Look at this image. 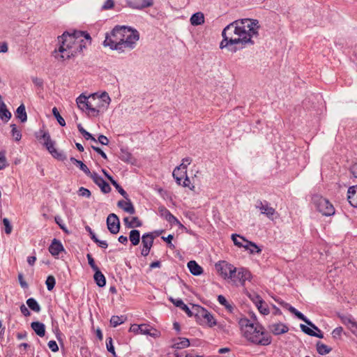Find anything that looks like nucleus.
Listing matches in <instances>:
<instances>
[{
    "mask_svg": "<svg viewBox=\"0 0 357 357\" xmlns=\"http://www.w3.org/2000/svg\"><path fill=\"white\" fill-rule=\"evenodd\" d=\"M60 43L58 50H55L54 56L61 60L69 59L82 52L86 43L90 42L91 36L88 33L75 31L72 33L65 32L58 38Z\"/></svg>",
    "mask_w": 357,
    "mask_h": 357,
    "instance_id": "2",
    "label": "nucleus"
},
{
    "mask_svg": "<svg viewBox=\"0 0 357 357\" xmlns=\"http://www.w3.org/2000/svg\"><path fill=\"white\" fill-rule=\"evenodd\" d=\"M191 162L192 159L190 158H185L182 160V163L177 167H180V170L181 169L187 170L188 165H189Z\"/></svg>",
    "mask_w": 357,
    "mask_h": 357,
    "instance_id": "51",
    "label": "nucleus"
},
{
    "mask_svg": "<svg viewBox=\"0 0 357 357\" xmlns=\"http://www.w3.org/2000/svg\"><path fill=\"white\" fill-rule=\"evenodd\" d=\"M93 241L102 248H107L108 247V243L106 241H100L96 236H93Z\"/></svg>",
    "mask_w": 357,
    "mask_h": 357,
    "instance_id": "53",
    "label": "nucleus"
},
{
    "mask_svg": "<svg viewBox=\"0 0 357 357\" xmlns=\"http://www.w3.org/2000/svg\"><path fill=\"white\" fill-rule=\"evenodd\" d=\"M108 230L113 234L119 233L120 229V221L118 216L114 213H110L107 218Z\"/></svg>",
    "mask_w": 357,
    "mask_h": 357,
    "instance_id": "14",
    "label": "nucleus"
},
{
    "mask_svg": "<svg viewBox=\"0 0 357 357\" xmlns=\"http://www.w3.org/2000/svg\"><path fill=\"white\" fill-rule=\"evenodd\" d=\"M45 147L49 153L52 155V157L57 159L58 160L63 161L66 159V156L63 152L59 151L55 149L54 142L45 146Z\"/></svg>",
    "mask_w": 357,
    "mask_h": 357,
    "instance_id": "21",
    "label": "nucleus"
},
{
    "mask_svg": "<svg viewBox=\"0 0 357 357\" xmlns=\"http://www.w3.org/2000/svg\"><path fill=\"white\" fill-rule=\"evenodd\" d=\"M31 328L40 337H43L45 334V326L39 321H33L31 324Z\"/></svg>",
    "mask_w": 357,
    "mask_h": 357,
    "instance_id": "23",
    "label": "nucleus"
},
{
    "mask_svg": "<svg viewBox=\"0 0 357 357\" xmlns=\"http://www.w3.org/2000/svg\"><path fill=\"white\" fill-rule=\"evenodd\" d=\"M190 21L193 26L201 25L204 23V15L202 13L197 12L191 16Z\"/></svg>",
    "mask_w": 357,
    "mask_h": 357,
    "instance_id": "25",
    "label": "nucleus"
},
{
    "mask_svg": "<svg viewBox=\"0 0 357 357\" xmlns=\"http://www.w3.org/2000/svg\"><path fill=\"white\" fill-rule=\"evenodd\" d=\"M123 26H115L109 34H107L103 42L104 46H109L112 50L119 51V46L122 41Z\"/></svg>",
    "mask_w": 357,
    "mask_h": 357,
    "instance_id": "6",
    "label": "nucleus"
},
{
    "mask_svg": "<svg viewBox=\"0 0 357 357\" xmlns=\"http://www.w3.org/2000/svg\"><path fill=\"white\" fill-rule=\"evenodd\" d=\"M252 279L251 273L245 268H236L235 272L232 274L229 281L236 286H245L246 281Z\"/></svg>",
    "mask_w": 357,
    "mask_h": 357,
    "instance_id": "8",
    "label": "nucleus"
},
{
    "mask_svg": "<svg viewBox=\"0 0 357 357\" xmlns=\"http://www.w3.org/2000/svg\"><path fill=\"white\" fill-rule=\"evenodd\" d=\"M190 184H191L190 180L188 178V176H186L184 178V181L182 183V186L183 187H188L190 190H193L195 188V186L190 185Z\"/></svg>",
    "mask_w": 357,
    "mask_h": 357,
    "instance_id": "61",
    "label": "nucleus"
},
{
    "mask_svg": "<svg viewBox=\"0 0 357 357\" xmlns=\"http://www.w3.org/2000/svg\"><path fill=\"white\" fill-rule=\"evenodd\" d=\"M70 161L77 165L82 171H83L88 176L91 174L87 166L84 164L81 160H78L75 158H70Z\"/></svg>",
    "mask_w": 357,
    "mask_h": 357,
    "instance_id": "33",
    "label": "nucleus"
},
{
    "mask_svg": "<svg viewBox=\"0 0 357 357\" xmlns=\"http://www.w3.org/2000/svg\"><path fill=\"white\" fill-rule=\"evenodd\" d=\"M245 245H243V248H245L246 250H249L250 253H260L261 250L255 243L249 241H245Z\"/></svg>",
    "mask_w": 357,
    "mask_h": 357,
    "instance_id": "35",
    "label": "nucleus"
},
{
    "mask_svg": "<svg viewBox=\"0 0 357 357\" xmlns=\"http://www.w3.org/2000/svg\"><path fill=\"white\" fill-rule=\"evenodd\" d=\"M259 28L257 20L244 18L232 22L222 31L220 48H226L234 54L248 45H254L253 38L258 36Z\"/></svg>",
    "mask_w": 357,
    "mask_h": 357,
    "instance_id": "1",
    "label": "nucleus"
},
{
    "mask_svg": "<svg viewBox=\"0 0 357 357\" xmlns=\"http://www.w3.org/2000/svg\"><path fill=\"white\" fill-rule=\"evenodd\" d=\"M257 301L259 303L257 304L256 306L257 307L259 311L263 314H268L269 313V310L266 303L264 302L263 300H259L257 297Z\"/></svg>",
    "mask_w": 357,
    "mask_h": 357,
    "instance_id": "40",
    "label": "nucleus"
},
{
    "mask_svg": "<svg viewBox=\"0 0 357 357\" xmlns=\"http://www.w3.org/2000/svg\"><path fill=\"white\" fill-rule=\"evenodd\" d=\"M3 224L5 227V232L6 234H10L12 232L13 227L10 225L9 220L6 218L3 219Z\"/></svg>",
    "mask_w": 357,
    "mask_h": 357,
    "instance_id": "48",
    "label": "nucleus"
},
{
    "mask_svg": "<svg viewBox=\"0 0 357 357\" xmlns=\"http://www.w3.org/2000/svg\"><path fill=\"white\" fill-rule=\"evenodd\" d=\"M114 0H107L104 4L102 6V10H109L114 7Z\"/></svg>",
    "mask_w": 357,
    "mask_h": 357,
    "instance_id": "59",
    "label": "nucleus"
},
{
    "mask_svg": "<svg viewBox=\"0 0 357 357\" xmlns=\"http://www.w3.org/2000/svg\"><path fill=\"white\" fill-rule=\"evenodd\" d=\"M8 51V46L6 42H0V53H6Z\"/></svg>",
    "mask_w": 357,
    "mask_h": 357,
    "instance_id": "63",
    "label": "nucleus"
},
{
    "mask_svg": "<svg viewBox=\"0 0 357 357\" xmlns=\"http://www.w3.org/2000/svg\"><path fill=\"white\" fill-rule=\"evenodd\" d=\"M127 201L120 200L117 203V206L122 208L124 211L130 213L134 214L135 213V209L134 208L133 204L131 201L128 198Z\"/></svg>",
    "mask_w": 357,
    "mask_h": 357,
    "instance_id": "22",
    "label": "nucleus"
},
{
    "mask_svg": "<svg viewBox=\"0 0 357 357\" xmlns=\"http://www.w3.org/2000/svg\"><path fill=\"white\" fill-rule=\"evenodd\" d=\"M300 327H301L302 331L304 332L305 333H306L310 336L315 335V332L313 330H312L310 328L307 327V326H305L304 324H301Z\"/></svg>",
    "mask_w": 357,
    "mask_h": 357,
    "instance_id": "56",
    "label": "nucleus"
},
{
    "mask_svg": "<svg viewBox=\"0 0 357 357\" xmlns=\"http://www.w3.org/2000/svg\"><path fill=\"white\" fill-rule=\"evenodd\" d=\"M215 268L224 279L229 280L236 270V267L234 265L225 261L217 263Z\"/></svg>",
    "mask_w": 357,
    "mask_h": 357,
    "instance_id": "11",
    "label": "nucleus"
},
{
    "mask_svg": "<svg viewBox=\"0 0 357 357\" xmlns=\"http://www.w3.org/2000/svg\"><path fill=\"white\" fill-rule=\"evenodd\" d=\"M20 311H21L22 314L25 317H29L31 314L29 310L24 304H22L20 306Z\"/></svg>",
    "mask_w": 357,
    "mask_h": 357,
    "instance_id": "64",
    "label": "nucleus"
},
{
    "mask_svg": "<svg viewBox=\"0 0 357 357\" xmlns=\"http://www.w3.org/2000/svg\"><path fill=\"white\" fill-rule=\"evenodd\" d=\"M52 114L54 116V117L56 119L58 123H59L60 126H66V121L65 120L63 119V118L60 115L58 109L56 107H53L52 109Z\"/></svg>",
    "mask_w": 357,
    "mask_h": 357,
    "instance_id": "42",
    "label": "nucleus"
},
{
    "mask_svg": "<svg viewBox=\"0 0 357 357\" xmlns=\"http://www.w3.org/2000/svg\"><path fill=\"white\" fill-rule=\"evenodd\" d=\"M26 304L31 310L36 312H39L40 311V307L34 298H30L27 299Z\"/></svg>",
    "mask_w": 357,
    "mask_h": 357,
    "instance_id": "39",
    "label": "nucleus"
},
{
    "mask_svg": "<svg viewBox=\"0 0 357 357\" xmlns=\"http://www.w3.org/2000/svg\"><path fill=\"white\" fill-rule=\"evenodd\" d=\"M218 302L223 305L229 312H233L234 310V306L227 301L226 298L222 295H219L218 296Z\"/></svg>",
    "mask_w": 357,
    "mask_h": 357,
    "instance_id": "34",
    "label": "nucleus"
},
{
    "mask_svg": "<svg viewBox=\"0 0 357 357\" xmlns=\"http://www.w3.org/2000/svg\"><path fill=\"white\" fill-rule=\"evenodd\" d=\"M15 116L17 119H19L21 121V122L24 123L26 121L27 114L26 112L25 106L23 104L20 105L17 107Z\"/></svg>",
    "mask_w": 357,
    "mask_h": 357,
    "instance_id": "30",
    "label": "nucleus"
},
{
    "mask_svg": "<svg viewBox=\"0 0 357 357\" xmlns=\"http://www.w3.org/2000/svg\"><path fill=\"white\" fill-rule=\"evenodd\" d=\"M129 239L133 245H137L140 242V232L139 230L132 229L130 231Z\"/></svg>",
    "mask_w": 357,
    "mask_h": 357,
    "instance_id": "31",
    "label": "nucleus"
},
{
    "mask_svg": "<svg viewBox=\"0 0 357 357\" xmlns=\"http://www.w3.org/2000/svg\"><path fill=\"white\" fill-rule=\"evenodd\" d=\"M108 179L110 181L112 184L115 187L117 191L126 199H128L127 192L122 188V187L114 180L111 176H108Z\"/></svg>",
    "mask_w": 357,
    "mask_h": 357,
    "instance_id": "38",
    "label": "nucleus"
},
{
    "mask_svg": "<svg viewBox=\"0 0 357 357\" xmlns=\"http://www.w3.org/2000/svg\"><path fill=\"white\" fill-rule=\"evenodd\" d=\"M86 257H87V259H88V262H89V266H91V268L93 271H96V270H97V269H98V268H99L96 266V264H95L94 259H93V258L92 257L91 255H90V254H87V255H86Z\"/></svg>",
    "mask_w": 357,
    "mask_h": 357,
    "instance_id": "54",
    "label": "nucleus"
},
{
    "mask_svg": "<svg viewBox=\"0 0 357 357\" xmlns=\"http://www.w3.org/2000/svg\"><path fill=\"white\" fill-rule=\"evenodd\" d=\"M63 250L64 248L61 242L56 238H54L49 247V252L51 253V255L56 257L59 255L61 251Z\"/></svg>",
    "mask_w": 357,
    "mask_h": 357,
    "instance_id": "19",
    "label": "nucleus"
},
{
    "mask_svg": "<svg viewBox=\"0 0 357 357\" xmlns=\"http://www.w3.org/2000/svg\"><path fill=\"white\" fill-rule=\"evenodd\" d=\"M95 271L93 278L96 284L100 287H103L106 284V279L105 275L102 273L100 269H97Z\"/></svg>",
    "mask_w": 357,
    "mask_h": 357,
    "instance_id": "26",
    "label": "nucleus"
},
{
    "mask_svg": "<svg viewBox=\"0 0 357 357\" xmlns=\"http://www.w3.org/2000/svg\"><path fill=\"white\" fill-rule=\"evenodd\" d=\"M97 142H98L102 145H107L109 144L108 138L103 135H100L98 136Z\"/></svg>",
    "mask_w": 357,
    "mask_h": 357,
    "instance_id": "62",
    "label": "nucleus"
},
{
    "mask_svg": "<svg viewBox=\"0 0 357 357\" xmlns=\"http://www.w3.org/2000/svg\"><path fill=\"white\" fill-rule=\"evenodd\" d=\"M347 199L352 206L357 208V184L349 188Z\"/></svg>",
    "mask_w": 357,
    "mask_h": 357,
    "instance_id": "20",
    "label": "nucleus"
},
{
    "mask_svg": "<svg viewBox=\"0 0 357 357\" xmlns=\"http://www.w3.org/2000/svg\"><path fill=\"white\" fill-rule=\"evenodd\" d=\"M7 166L6 158L5 156V151H0V170L3 169Z\"/></svg>",
    "mask_w": 357,
    "mask_h": 357,
    "instance_id": "52",
    "label": "nucleus"
},
{
    "mask_svg": "<svg viewBox=\"0 0 357 357\" xmlns=\"http://www.w3.org/2000/svg\"><path fill=\"white\" fill-rule=\"evenodd\" d=\"M111 99L107 93H96L86 96L81 94L76 99L77 107L89 116H98L108 107Z\"/></svg>",
    "mask_w": 357,
    "mask_h": 357,
    "instance_id": "3",
    "label": "nucleus"
},
{
    "mask_svg": "<svg viewBox=\"0 0 357 357\" xmlns=\"http://www.w3.org/2000/svg\"><path fill=\"white\" fill-rule=\"evenodd\" d=\"M11 116V113L7 109L6 104L2 102L0 105V119L4 122H8Z\"/></svg>",
    "mask_w": 357,
    "mask_h": 357,
    "instance_id": "28",
    "label": "nucleus"
},
{
    "mask_svg": "<svg viewBox=\"0 0 357 357\" xmlns=\"http://www.w3.org/2000/svg\"><path fill=\"white\" fill-rule=\"evenodd\" d=\"M312 202L317 209L324 215L330 216L335 213L333 204L326 198L316 195L312 197Z\"/></svg>",
    "mask_w": 357,
    "mask_h": 357,
    "instance_id": "7",
    "label": "nucleus"
},
{
    "mask_svg": "<svg viewBox=\"0 0 357 357\" xmlns=\"http://www.w3.org/2000/svg\"><path fill=\"white\" fill-rule=\"evenodd\" d=\"M79 195L82 197H90L91 196V192L89 190L84 188V187H81L79 189Z\"/></svg>",
    "mask_w": 357,
    "mask_h": 357,
    "instance_id": "57",
    "label": "nucleus"
},
{
    "mask_svg": "<svg viewBox=\"0 0 357 357\" xmlns=\"http://www.w3.org/2000/svg\"><path fill=\"white\" fill-rule=\"evenodd\" d=\"M77 128L86 139H91L92 141L97 142V140L95 139V137L91 133L84 129L81 124L77 126Z\"/></svg>",
    "mask_w": 357,
    "mask_h": 357,
    "instance_id": "41",
    "label": "nucleus"
},
{
    "mask_svg": "<svg viewBox=\"0 0 357 357\" xmlns=\"http://www.w3.org/2000/svg\"><path fill=\"white\" fill-rule=\"evenodd\" d=\"M180 171V167H176L172 173V176L176 180V182L178 185H182V179L183 178H181V176H178V172Z\"/></svg>",
    "mask_w": 357,
    "mask_h": 357,
    "instance_id": "50",
    "label": "nucleus"
},
{
    "mask_svg": "<svg viewBox=\"0 0 357 357\" xmlns=\"http://www.w3.org/2000/svg\"><path fill=\"white\" fill-rule=\"evenodd\" d=\"M142 225V222L137 217H132L128 225V228L140 227Z\"/></svg>",
    "mask_w": 357,
    "mask_h": 357,
    "instance_id": "45",
    "label": "nucleus"
},
{
    "mask_svg": "<svg viewBox=\"0 0 357 357\" xmlns=\"http://www.w3.org/2000/svg\"><path fill=\"white\" fill-rule=\"evenodd\" d=\"M43 139H44V145L45 146H47L52 143H53L54 142L51 139V137H50V135L48 132H45L43 134V136H42Z\"/></svg>",
    "mask_w": 357,
    "mask_h": 357,
    "instance_id": "58",
    "label": "nucleus"
},
{
    "mask_svg": "<svg viewBox=\"0 0 357 357\" xmlns=\"http://www.w3.org/2000/svg\"><path fill=\"white\" fill-rule=\"evenodd\" d=\"M171 301L176 306L182 309L189 317H192L193 313L190 308L183 302L181 299L170 298Z\"/></svg>",
    "mask_w": 357,
    "mask_h": 357,
    "instance_id": "29",
    "label": "nucleus"
},
{
    "mask_svg": "<svg viewBox=\"0 0 357 357\" xmlns=\"http://www.w3.org/2000/svg\"><path fill=\"white\" fill-rule=\"evenodd\" d=\"M231 238L234 241V243L236 245H238V247H243V245H245V244H243L241 241H240L238 238H239L240 240H241L242 241H246L243 237H241L239 235H236V234H232L231 236Z\"/></svg>",
    "mask_w": 357,
    "mask_h": 357,
    "instance_id": "47",
    "label": "nucleus"
},
{
    "mask_svg": "<svg viewBox=\"0 0 357 357\" xmlns=\"http://www.w3.org/2000/svg\"><path fill=\"white\" fill-rule=\"evenodd\" d=\"M332 349L327 346L326 344L322 343L321 342H318L317 343V351L321 355H326L328 354Z\"/></svg>",
    "mask_w": 357,
    "mask_h": 357,
    "instance_id": "36",
    "label": "nucleus"
},
{
    "mask_svg": "<svg viewBox=\"0 0 357 357\" xmlns=\"http://www.w3.org/2000/svg\"><path fill=\"white\" fill-rule=\"evenodd\" d=\"M158 211L160 216L164 218L171 225H178L181 224L179 220L165 206H160Z\"/></svg>",
    "mask_w": 357,
    "mask_h": 357,
    "instance_id": "16",
    "label": "nucleus"
},
{
    "mask_svg": "<svg viewBox=\"0 0 357 357\" xmlns=\"http://www.w3.org/2000/svg\"><path fill=\"white\" fill-rule=\"evenodd\" d=\"M342 331L343 328L342 327L335 328L332 332L333 337L335 339L340 338L342 335Z\"/></svg>",
    "mask_w": 357,
    "mask_h": 357,
    "instance_id": "55",
    "label": "nucleus"
},
{
    "mask_svg": "<svg viewBox=\"0 0 357 357\" xmlns=\"http://www.w3.org/2000/svg\"><path fill=\"white\" fill-rule=\"evenodd\" d=\"M187 266L190 272L194 275H199L203 272L202 268L195 261H190Z\"/></svg>",
    "mask_w": 357,
    "mask_h": 357,
    "instance_id": "24",
    "label": "nucleus"
},
{
    "mask_svg": "<svg viewBox=\"0 0 357 357\" xmlns=\"http://www.w3.org/2000/svg\"><path fill=\"white\" fill-rule=\"evenodd\" d=\"M190 346V341L185 337H179L178 342H175L172 347L176 349H182Z\"/></svg>",
    "mask_w": 357,
    "mask_h": 357,
    "instance_id": "32",
    "label": "nucleus"
},
{
    "mask_svg": "<svg viewBox=\"0 0 357 357\" xmlns=\"http://www.w3.org/2000/svg\"><path fill=\"white\" fill-rule=\"evenodd\" d=\"M10 127L12 128L11 133L13 137L16 141H20L22 138L21 132L17 129L15 124H11Z\"/></svg>",
    "mask_w": 357,
    "mask_h": 357,
    "instance_id": "43",
    "label": "nucleus"
},
{
    "mask_svg": "<svg viewBox=\"0 0 357 357\" xmlns=\"http://www.w3.org/2000/svg\"><path fill=\"white\" fill-rule=\"evenodd\" d=\"M89 176L91 178L93 182L100 188L101 191L103 193H109L111 191V187L109 183L96 172L91 173Z\"/></svg>",
    "mask_w": 357,
    "mask_h": 357,
    "instance_id": "15",
    "label": "nucleus"
},
{
    "mask_svg": "<svg viewBox=\"0 0 357 357\" xmlns=\"http://www.w3.org/2000/svg\"><path fill=\"white\" fill-rule=\"evenodd\" d=\"M106 347L107 349L109 352L112 353L114 357H116V353L114 351V347L113 346L112 339V337H108L106 340Z\"/></svg>",
    "mask_w": 357,
    "mask_h": 357,
    "instance_id": "46",
    "label": "nucleus"
},
{
    "mask_svg": "<svg viewBox=\"0 0 357 357\" xmlns=\"http://www.w3.org/2000/svg\"><path fill=\"white\" fill-rule=\"evenodd\" d=\"M255 206V208L260 211L261 214L264 215L271 221L275 220L279 217L278 213L271 206V204L266 200H257Z\"/></svg>",
    "mask_w": 357,
    "mask_h": 357,
    "instance_id": "9",
    "label": "nucleus"
},
{
    "mask_svg": "<svg viewBox=\"0 0 357 357\" xmlns=\"http://www.w3.org/2000/svg\"><path fill=\"white\" fill-rule=\"evenodd\" d=\"M45 284H46L47 288V289L49 291L52 290L54 289V286H55V284H56V280H55L54 277L52 276V275H49L47 278Z\"/></svg>",
    "mask_w": 357,
    "mask_h": 357,
    "instance_id": "44",
    "label": "nucleus"
},
{
    "mask_svg": "<svg viewBox=\"0 0 357 357\" xmlns=\"http://www.w3.org/2000/svg\"><path fill=\"white\" fill-rule=\"evenodd\" d=\"M242 323V333L243 336L250 342L261 345H268L271 342L270 337L263 331L261 326L251 323L245 319Z\"/></svg>",
    "mask_w": 357,
    "mask_h": 357,
    "instance_id": "4",
    "label": "nucleus"
},
{
    "mask_svg": "<svg viewBox=\"0 0 357 357\" xmlns=\"http://www.w3.org/2000/svg\"><path fill=\"white\" fill-rule=\"evenodd\" d=\"M280 304L282 306L287 308L289 310V312L294 314L298 319L303 321L308 326H311L312 328L319 332V333L315 332V335H312L313 337H317L319 338L324 337L323 333L320 331V330L314 324H313L303 314H302L301 312L298 311L295 307L291 306L289 304L284 301L280 302Z\"/></svg>",
    "mask_w": 357,
    "mask_h": 357,
    "instance_id": "10",
    "label": "nucleus"
},
{
    "mask_svg": "<svg viewBox=\"0 0 357 357\" xmlns=\"http://www.w3.org/2000/svg\"><path fill=\"white\" fill-rule=\"evenodd\" d=\"M48 347L49 348L53 351V352H56L59 351V347L56 344V342L54 341V340H50L49 342H48Z\"/></svg>",
    "mask_w": 357,
    "mask_h": 357,
    "instance_id": "60",
    "label": "nucleus"
},
{
    "mask_svg": "<svg viewBox=\"0 0 357 357\" xmlns=\"http://www.w3.org/2000/svg\"><path fill=\"white\" fill-rule=\"evenodd\" d=\"M194 307H196L199 315L204 319L208 327L212 328L217 325V321L213 315L207 310L198 305H195Z\"/></svg>",
    "mask_w": 357,
    "mask_h": 357,
    "instance_id": "13",
    "label": "nucleus"
},
{
    "mask_svg": "<svg viewBox=\"0 0 357 357\" xmlns=\"http://www.w3.org/2000/svg\"><path fill=\"white\" fill-rule=\"evenodd\" d=\"M154 236L152 233H146L142 236V248L141 255L144 257L149 255L150 250L153 246Z\"/></svg>",
    "mask_w": 357,
    "mask_h": 357,
    "instance_id": "12",
    "label": "nucleus"
},
{
    "mask_svg": "<svg viewBox=\"0 0 357 357\" xmlns=\"http://www.w3.org/2000/svg\"><path fill=\"white\" fill-rule=\"evenodd\" d=\"M121 38L122 41L119 46V52L133 50L136 46L137 41L139 39V34L137 30L123 26Z\"/></svg>",
    "mask_w": 357,
    "mask_h": 357,
    "instance_id": "5",
    "label": "nucleus"
},
{
    "mask_svg": "<svg viewBox=\"0 0 357 357\" xmlns=\"http://www.w3.org/2000/svg\"><path fill=\"white\" fill-rule=\"evenodd\" d=\"M139 329V333L143 335H149V331H151V326L147 324H140V327H137Z\"/></svg>",
    "mask_w": 357,
    "mask_h": 357,
    "instance_id": "49",
    "label": "nucleus"
},
{
    "mask_svg": "<svg viewBox=\"0 0 357 357\" xmlns=\"http://www.w3.org/2000/svg\"><path fill=\"white\" fill-rule=\"evenodd\" d=\"M268 328L275 335L286 333L289 331L288 326L281 322L272 324Z\"/></svg>",
    "mask_w": 357,
    "mask_h": 357,
    "instance_id": "18",
    "label": "nucleus"
},
{
    "mask_svg": "<svg viewBox=\"0 0 357 357\" xmlns=\"http://www.w3.org/2000/svg\"><path fill=\"white\" fill-rule=\"evenodd\" d=\"M342 321L343 323L347 326L351 333L357 336V322L350 317H345Z\"/></svg>",
    "mask_w": 357,
    "mask_h": 357,
    "instance_id": "27",
    "label": "nucleus"
},
{
    "mask_svg": "<svg viewBox=\"0 0 357 357\" xmlns=\"http://www.w3.org/2000/svg\"><path fill=\"white\" fill-rule=\"evenodd\" d=\"M128 6L132 8L142 9L153 5V0H127Z\"/></svg>",
    "mask_w": 357,
    "mask_h": 357,
    "instance_id": "17",
    "label": "nucleus"
},
{
    "mask_svg": "<svg viewBox=\"0 0 357 357\" xmlns=\"http://www.w3.org/2000/svg\"><path fill=\"white\" fill-rule=\"evenodd\" d=\"M126 320V318L125 316H116L114 315L110 319V324L113 327H116L121 324H123Z\"/></svg>",
    "mask_w": 357,
    "mask_h": 357,
    "instance_id": "37",
    "label": "nucleus"
}]
</instances>
